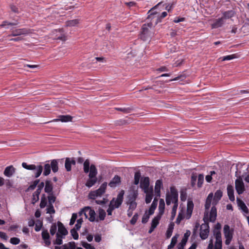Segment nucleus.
<instances>
[{
	"label": "nucleus",
	"mask_w": 249,
	"mask_h": 249,
	"mask_svg": "<svg viewBox=\"0 0 249 249\" xmlns=\"http://www.w3.org/2000/svg\"><path fill=\"white\" fill-rule=\"evenodd\" d=\"M22 166L27 170H35V177L36 178H38L41 174L43 170V167L41 165L36 166L35 164H27L26 162H23L22 163Z\"/></svg>",
	"instance_id": "obj_5"
},
{
	"label": "nucleus",
	"mask_w": 249,
	"mask_h": 249,
	"mask_svg": "<svg viewBox=\"0 0 249 249\" xmlns=\"http://www.w3.org/2000/svg\"><path fill=\"white\" fill-rule=\"evenodd\" d=\"M115 109L119 111H122L124 112V113H129L131 112L132 110V108L129 107H115Z\"/></svg>",
	"instance_id": "obj_41"
},
{
	"label": "nucleus",
	"mask_w": 249,
	"mask_h": 249,
	"mask_svg": "<svg viewBox=\"0 0 249 249\" xmlns=\"http://www.w3.org/2000/svg\"><path fill=\"white\" fill-rule=\"evenodd\" d=\"M47 204V198L45 194H43L41 197V201L40 203V207L41 208H45Z\"/></svg>",
	"instance_id": "obj_40"
},
{
	"label": "nucleus",
	"mask_w": 249,
	"mask_h": 249,
	"mask_svg": "<svg viewBox=\"0 0 249 249\" xmlns=\"http://www.w3.org/2000/svg\"><path fill=\"white\" fill-rule=\"evenodd\" d=\"M228 195L230 200L231 201H233L235 200L234 196V189L231 185H228L227 187Z\"/></svg>",
	"instance_id": "obj_28"
},
{
	"label": "nucleus",
	"mask_w": 249,
	"mask_h": 249,
	"mask_svg": "<svg viewBox=\"0 0 249 249\" xmlns=\"http://www.w3.org/2000/svg\"><path fill=\"white\" fill-rule=\"evenodd\" d=\"M238 201V206L240 207V209L245 213H249V210L248 207L246 206L245 203L242 201V200L239 199L237 198Z\"/></svg>",
	"instance_id": "obj_35"
},
{
	"label": "nucleus",
	"mask_w": 249,
	"mask_h": 249,
	"mask_svg": "<svg viewBox=\"0 0 249 249\" xmlns=\"http://www.w3.org/2000/svg\"><path fill=\"white\" fill-rule=\"evenodd\" d=\"M197 179V176L193 174L191 177V186L194 187L196 185V182Z\"/></svg>",
	"instance_id": "obj_64"
},
{
	"label": "nucleus",
	"mask_w": 249,
	"mask_h": 249,
	"mask_svg": "<svg viewBox=\"0 0 249 249\" xmlns=\"http://www.w3.org/2000/svg\"><path fill=\"white\" fill-rule=\"evenodd\" d=\"M98 196H99L95 191L90 192L88 196L89 198L91 199H95Z\"/></svg>",
	"instance_id": "obj_55"
},
{
	"label": "nucleus",
	"mask_w": 249,
	"mask_h": 249,
	"mask_svg": "<svg viewBox=\"0 0 249 249\" xmlns=\"http://www.w3.org/2000/svg\"><path fill=\"white\" fill-rule=\"evenodd\" d=\"M222 14V17L226 21V19L231 18L232 17H234L236 14V12L233 10H230L224 11Z\"/></svg>",
	"instance_id": "obj_25"
},
{
	"label": "nucleus",
	"mask_w": 249,
	"mask_h": 249,
	"mask_svg": "<svg viewBox=\"0 0 249 249\" xmlns=\"http://www.w3.org/2000/svg\"><path fill=\"white\" fill-rule=\"evenodd\" d=\"M159 4H160V3H159L148 12V13H150V14L148 16L147 18L151 19L152 20H153V22H154L155 25H157L159 22H160L161 21V19L167 15L166 12H163L160 15L159 13L154 11V9Z\"/></svg>",
	"instance_id": "obj_3"
},
{
	"label": "nucleus",
	"mask_w": 249,
	"mask_h": 249,
	"mask_svg": "<svg viewBox=\"0 0 249 249\" xmlns=\"http://www.w3.org/2000/svg\"><path fill=\"white\" fill-rule=\"evenodd\" d=\"M178 206V204H174V205L172 208V212H171V217H170V220L171 221L173 220L175 218V217L176 214Z\"/></svg>",
	"instance_id": "obj_44"
},
{
	"label": "nucleus",
	"mask_w": 249,
	"mask_h": 249,
	"mask_svg": "<svg viewBox=\"0 0 249 249\" xmlns=\"http://www.w3.org/2000/svg\"><path fill=\"white\" fill-rule=\"evenodd\" d=\"M114 201V198H113L110 201L109 207L107 210V213L108 215H111L112 214V212L113 210L115 208H116V207H115V205L113 204Z\"/></svg>",
	"instance_id": "obj_39"
},
{
	"label": "nucleus",
	"mask_w": 249,
	"mask_h": 249,
	"mask_svg": "<svg viewBox=\"0 0 249 249\" xmlns=\"http://www.w3.org/2000/svg\"><path fill=\"white\" fill-rule=\"evenodd\" d=\"M47 198L48 199L49 204L50 205H53L56 200V196L54 195L53 193L48 194Z\"/></svg>",
	"instance_id": "obj_45"
},
{
	"label": "nucleus",
	"mask_w": 249,
	"mask_h": 249,
	"mask_svg": "<svg viewBox=\"0 0 249 249\" xmlns=\"http://www.w3.org/2000/svg\"><path fill=\"white\" fill-rule=\"evenodd\" d=\"M16 169L13 165H10L5 168L3 174L6 177L10 178L14 175Z\"/></svg>",
	"instance_id": "obj_24"
},
{
	"label": "nucleus",
	"mask_w": 249,
	"mask_h": 249,
	"mask_svg": "<svg viewBox=\"0 0 249 249\" xmlns=\"http://www.w3.org/2000/svg\"><path fill=\"white\" fill-rule=\"evenodd\" d=\"M194 203L192 200H188L187 205L186 218L189 219L191 217L194 209Z\"/></svg>",
	"instance_id": "obj_18"
},
{
	"label": "nucleus",
	"mask_w": 249,
	"mask_h": 249,
	"mask_svg": "<svg viewBox=\"0 0 249 249\" xmlns=\"http://www.w3.org/2000/svg\"><path fill=\"white\" fill-rule=\"evenodd\" d=\"M18 22L17 21H16L14 22H10L7 21H3L2 23L0 25L1 27H4L6 25H18Z\"/></svg>",
	"instance_id": "obj_49"
},
{
	"label": "nucleus",
	"mask_w": 249,
	"mask_h": 249,
	"mask_svg": "<svg viewBox=\"0 0 249 249\" xmlns=\"http://www.w3.org/2000/svg\"><path fill=\"white\" fill-rule=\"evenodd\" d=\"M51 171V167L49 163H46L44 166V171L43 175L44 176H48Z\"/></svg>",
	"instance_id": "obj_37"
},
{
	"label": "nucleus",
	"mask_w": 249,
	"mask_h": 249,
	"mask_svg": "<svg viewBox=\"0 0 249 249\" xmlns=\"http://www.w3.org/2000/svg\"><path fill=\"white\" fill-rule=\"evenodd\" d=\"M44 191L46 193L50 194L53 193V184L51 180L47 179L44 182Z\"/></svg>",
	"instance_id": "obj_15"
},
{
	"label": "nucleus",
	"mask_w": 249,
	"mask_h": 249,
	"mask_svg": "<svg viewBox=\"0 0 249 249\" xmlns=\"http://www.w3.org/2000/svg\"><path fill=\"white\" fill-rule=\"evenodd\" d=\"M235 58V54L229 55L221 57L222 61L230 60Z\"/></svg>",
	"instance_id": "obj_59"
},
{
	"label": "nucleus",
	"mask_w": 249,
	"mask_h": 249,
	"mask_svg": "<svg viewBox=\"0 0 249 249\" xmlns=\"http://www.w3.org/2000/svg\"><path fill=\"white\" fill-rule=\"evenodd\" d=\"M215 243L214 249H222V238L220 231H215Z\"/></svg>",
	"instance_id": "obj_13"
},
{
	"label": "nucleus",
	"mask_w": 249,
	"mask_h": 249,
	"mask_svg": "<svg viewBox=\"0 0 249 249\" xmlns=\"http://www.w3.org/2000/svg\"><path fill=\"white\" fill-rule=\"evenodd\" d=\"M83 219L82 218H79L77 220V223L75 225L74 228L76 230H79L81 227L82 223L83 222Z\"/></svg>",
	"instance_id": "obj_58"
},
{
	"label": "nucleus",
	"mask_w": 249,
	"mask_h": 249,
	"mask_svg": "<svg viewBox=\"0 0 249 249\" xmlns=\"http://www.w3.org/2000/svg\"><path fill=\"white\" fill-rule=\"evenodd\" d=\"M58 226V232L61 235L63 236H65L68 234V231L66 229L64 225L60 221H58L57 222Z\"/></svg>",
	"instance_id": "obj_22"
},
{
	"label": "nucleus",
	"mask_w": 249,
	"mask_h": 249,
	"mask_svg": "<svg viewBox=\"0 0 249 249\" xmlns=\"http://www.w3.org/2000/svg\"><path fill=\"white\" fill-rule=\"evenodd\" d=\"M184 218V216L183 215V214H182L181 213H179L178 214V216L177 217V218L176 219V223L177 224H179L181 221Z\"/></svg>",
	"instance_id": "obj_63"
},
{
	"label": "nucleus",
	"mask_w": 249,
	"mask_h": 249,
	"mask_svg": "<svg viewBox=\"0 0 249 249\" xmlns=\"http://www.w3.org/2000/svg\"><path fill=\"white\" fill-rule=\"evenodd\" d=\"M58 160H53L51 161V167L53 173H56L58 171Z\"/></svg>",
	"instance_id": "obj_32"
},
{
	"label": "nucleus",
	"mask_w": 249,
	"mask_h": 249,
	"mask_svg": "<svg viewBox=\"0 0 249 249\" xmlns=\"http://www.w3.org/2000/svg\"><path fill=\"white\" fill-rule=\"evenodd\" d=\"M56 239L53 241V244L61 245L63 243L62 239L64 238V236L61 235L59 233L56 234Z\"/></svg>",
	"instance_id": "obj_36"
},
{
	"label": "nucleus",
	"mask_w": 249,
	"mask_h": 249,
	"mask_svg": "<svg viewBox=\"0 0 249 249\" xmlns=\"http://www.w3.org/2000/svg\"><path fill=\"white\" fill-rule=\"evenodd\" d=\"M174 223H171L169 225L166 233V236L167 238H169L171 236L174 229Z\"/></svg>",
	"instance_id": "obj_38"
},
{
	"label": "nucleus",
	"mask_w": 249,
	"mask_h": 249,
	"mask_svg": "<svg viewBox=\"0 0 249 249\" xmlns=\"http://www.w3.org/2000/svg\"><path fill=\"white\" fill-rule=\"evenodd\" d=\"M204 181V176L202 174H199L198 176L197 180V186L200 188L202 186V185Z\"/></svg>",
	"instance_id": "obj_52"
},
{
	"label": "nucleus",
	"mask_w": 249,
	"mask_h": 249,
	"mask_svg": "<svg viewBox=\"0 0 249 249\" xmlns=\"http://www.w3.org/2000/svg\"><path fill=\"white\" fill-rule=\"evenodd\" d=\"M47 213H54L55 210L53 208V205L49 204L48 208H47Z\"/></svg>",
	"instance_id": "obj_61"
},
{
	"label": "nucleus",
	"mask_w": 249,
	"mask_h": 249,
	"mask_svg": "<svg viewBox=\"0 0 249 249\" xmlns=\"http://www.w3.org/2000/svg\"><path fill=\"white\" fill-rule=\"evenodd\" d=\"M225 22L226 21L221 17L214 20V22L212 24V28L213 29H216L221 27Z\"/></svg>",
	"instance_id": "obj_21"
},
{
	"label": "nucleus",
	"mask_w": 249,
	"mask_h": 249,
	"mask_svg": "<svg viewBox=\"0 0 249 249\" xmlns=\"http://www.w3.org/2000/svg\"><path fill=\"white\" fill-rule=\"evenodd\" d=\"M223 231L226 238L225 244L227 245H229L231 243L233 237V230L231 229L228 225H225L224 227Z\"/></svg>",
	"instance_id": "obj_7"
},
{
	"label": "nucleus",
	"mask_w": 249,
	"mask_h": 249,
	"mask_svg": "<svg viewBox=\"0 0 249 249\" xmlns=\"http://www.w3.org/2000/svg\"><path fill=\"white\" fill-rule=\"evenodd\" d=\"M141 173L139 171L135 172L134 175V184L135 185H138L140 182V179L141 178Z\"/></svg>",
	"instance_id": "obj_43"
},
{
	"label": "nucleus",
	"mask_w": 249,
	"mask_h": 249,
	"mask_svg": "<svg viewBox=\"0 0 249 249\" xmlns=\"http://www.w3.org/2000/svg\"><path fill=\"white\" fill-rule=\"evenodd\" d=\"M86 209H87V213H88V216L89 215V220L90 222H94V221L98 222L99 221L98 219V218L96 219V217H95L96 213H95V211L91 209V208L89 206L86 207Z\"/></svg>",
	"instance_id": "obj_16"
},
{
	"label": "nucleus",
	"mask_w": 249,
	"mask_h": 249,
	"mask_svg": "<svg viewBox=\"0 0 249 249\" xmlns=\"http://www.w3.org/2000/svg\"><path fill=\"white\" fill-rule=\"evenodd\" d=\"M163 214V209L159 212V214L156 216L152 220L151 227L148 231L149 233H151L159 224V221Z\"/></svg>",
	"instance_id": "obj_8"
},
{
	"label": "nucleus",
	"mask_w": 249,
	"mask_h": 249,
	"mask_svg": "<svg viewBox=\"0 0 249 249\" xmlns=\"http://www.w3.org/2000/svg\"><path fill=\"white\" fill-rule=\"evenodd\" d=\"M44 187V182H41L38 184L37 186V189L36 191L33 193V197H32V203L34 204L36 202L38 201L39 200V196Z\"/></svg>",
	"instance_id": "obj_10"
},
{
	"label": "nucleus",
	"mask_w": 249,
	"mask_h": 249,
	"mask_svg": "<svg viewBox=\"0 0 249 249\" xmlns=\"http://www.w3.org/2000/svg\"><path fill=\"white\" fill-rule=\"evenodd\" d=\"M237 167L238 164H236V167L237 171L235 172V176L237 177V178L235 180V186L237 193L239 195H241L244 193L245 189L244 183L242 180V178L241 176L239 175V174H240V172L238 173V171L237 170Z\"/></svg>",
	"instance_id": "obj_4"
},
{
	"label": "nucleus",
	"mask_w": 249,
	"mask_h": 249,
	"mask_svg": "<svg viewBox=\"0 0 249 249\" xmlns=\"http://www.w3.org/2000/svg\"><path fill=\"white\" fill-rule=\"evenodd\" d=\"M73 117L69 115H60L58 116V119H55L53 120V122L61 121L62 122H71Z\"/></svg>",
	"instance_id": "obj_23"
},
{
	"label": "nucleus",
	"mask_w": 249,
	"mask_h": 249,
	"mask_svg": "<svg viewBox=\"0 0 249 249\" xmlns=\"http://www.w3.org/2000/svg\"><path fill=\"white\" fill-rule=\"evenodd\" d=\"M208 220V222H211L212 223H214L217 217V210L215 206H213L211 210L210 214L209 215V212H205L204 213V216H206Z\"/></svg>",
	"instance_id": "obj_9"
},
{
	"label": "nucleus",
	"mask_w": 249,
	"mask_h": 249,
	"mask_svg": "<svg viewBox=\"0 0 249 249\" xmlns=\"http://www.w3.org/2000/svg\"><path fill=\"white\" fill-rule=\"evenodd\" d=\"M71 164L70 161V158H67L66 159L65 167L67 171H70L71 170Z\"/></svg>",
	"instance_id": "obj_51"
},
{
	"label": "nucleus",
	"mask_w": 249,
	"mask_h": 249,
	"mask_svg": "<svg viewBox=\"0 0 249 249\" xmlns=\"http://www.w3.org/2000/svg\"><path fill=\"white\" fill-rule=\"evenodd\" d=\"M30 33V30L27 28L17 29L12 31L8 36H17L21 35H26Z\"/></svg>",
	"instance_id": "obj_11"
},
{
	"label": "nucleus",
	"mask_w": 249,
	"mask_h": 249,
	"mask_svg": "<svg viewBox=\"0 0 249 249\" xmlns=\"http://www.w3.org/2000/svg\"><path fill=\"white\" fill-rule=\"evenodd\" d=\"M153 22L144 24L142 27L140 38L143 41H147L151 38L153 32L151 30L153 27Z\"/></svg>",
	"instance_id": "obj_2"
},
{
	"label": "nucleus",
	"mask_w": 249,
	"mask_h": 249,
	"mask_svg": "<svg viewBox=\"0 0 249 249\" xmlns=\"http://www.w3.org/2000/svg\"><path fill=\"white\" fill-rule=\"evenodd\" d=\"M56 230L57 226L55 223H53V224H52L50 228V231L51 234L52 235H53L55 233Z\"/></svg>",
	"instance_id": "obj_56"
},
{
	"label": "nucleus",
	"mask_w": 249,
	"mask_h": 249,
	"mask_svg": "<svg viewBox=\"0 0 249 249\" xmlns=\"http://www.w3.org/2000/svg\"><path fill=\"white\" fill-rule=\"evenodd\" d=\"M178 236H179V235L178 234H176L172 238L170 244L168 246L167 249H172L174 247V246L177 244V240H178Z\"/></svg>",
	"instance_id": "obj_33"
},
{
	"label": "nucleus",
	"mask_w": 249,
	"mask_h": 249,
	"mask_svg": "<svg viewBox=\"0 0 249 249\" xmlns=\"http://www.w3.org/2000/svg\"><path fill=\"white\" fill-rule=\"evenodd\" d=\"M157 201L158 200L155 198L148 211L149 214H153L154 213V211L157 208Z\"/></svg>",
	"instance_id": "obj_34"
},
{
	"label": "nucleus",
	"mask_w": 249,
	"mask_h": 249,
	"mask_svg": "<svg viewBox=\"0 0 249 249\" xmlns=\"http://www.w3.org/2000/svg\"><path fill=\"white\" fill-rule=\"evenodd\" d=\"M63 249H83L81 247L76 248L74 242H70L67 244H64Z\"/></svg>",
	"instance_id": "obj_31"
},
{
	"label": "nucleus",
	"mask_w": 249,
	"mask_h": 249,
	"mask_svg": "<svg viewBox=\"0 0 249 249\" xmlns=\"http://www.w3.org/2000/svg\"><path fill=\"white\" fill-rule=\"evenodd\" d=\"M138 196L137 190L134 189V187L131 190L130 194L128 196V201H135Z\"/></svg>",
	"instance_id": "obj_27"
},
{
	"label": "nucleus",
	"mask_w": 249,
	"mask_h": 249,
	"mask_svg": "<svg viewBox=\"0 0 249 249\" xmlns=\"http://www.w3.org/2000/svg\"><path fill=\"white\" fill-rule=\"evenodd\" d=\"M150 215L149 213H147V212H145L142 218V222L143 224L146 223L149 219Z\"/></svg>",
	"instance_id": "obj_54"
},
{
	"label": "nucleus",
	"mask_w": 249,
	"mask_h": 249,
	"mask_svg": "<svg viewBox=\"0 0 249 249\" xmlns=\"http://www.w3.org/2000/svg\"><path fill=\"white\" fill-rule=\"evenodd\" d=\"M10 242L13 245H18L20 243V239L17 237H12L10 239Z\"/></svg>",
	"instance_id": "obj_57"
},
{
	"label": "nucleus",
	"mask_w": 249,
	"mask_h": 249,
	"mask_svg": "<svg viewBox=\"0 0 249 249\" xmlns=\"http://www.w3.org/2000/svg\"><path fill=\"white\" fill-rule=\"evenodd\" d=\"M146 194L145 196V202L146 204L149 203L153 198V188L151 187V189L149 190H147V193H145Z\"/></svg>",
	"instance_id": "obj_29"
},
{
	"label": "nucleus",
	"mask_w": 249,
	"mask_h": 249,
	"mask_svg": "<svg viewBox=\"0 0 249 249\" xmlns=\"http://www.w3.org/2000/svg\"><path fill=\"white\" fill-rule=\"evenodd\" d=\"M138 219V213H135L130 221V224L132 225H135L136 224Z\"/></svg>",
	"instance_id": "obj_60"
},
{
	"label": "nucleus",
	"mask_w": 249,
	"mask_h": 249,
	"mask_svg": "<svg viewBox=\"0 0 249 249\" xmlns=\"http://www.w3.org/2000/svg\"><path fill=\"white\" fill-rule=\"evenodd\" d=\"M150 179L149 177L142 178L140 182V188L143 189L144 193H147V190H149L151 187H149Z\"/></svg>",
	"instance_id": "obj_12"
},
{
	"label": "nucleus",
	"mask_w": 249,
	"mask_h": 249,
	"mask_svg": "<svg viewBox=\"0 0 249 249\" xmlns=\"http://www.w3.org/2000/svg\"><path fill=\"white\" fill-rule=\"evenodd\" d=\"M171 194L169 196L172 199V202L174 204H178V192L174 187H170Z\"/></svg>",
	"instance_id": "obj_17"
},
{
	"label": "nucleus",
	"mask_w": 249,
	"mask_h": 249,
	"mask_svg": "<svg viewBox=\"0 0 249 249\" xmlns=\"http://www.w3.org/2000/svg\"><path fill=\"white\" fill-rule=\"evenodd\" d=\"M128 204L129 205V210L133 211L137 207V203L136 201H128Z\"/></svg>",
	"instance_id": "obj_53"
},
{
	"label": "nucleus",
	"mask_w": 249,
	"mask_h": 249,
	"mask_svg": "<svg viewBox=\"0 0 249 249\" xmlns=\"http://www.w3.org/2000/svg\"><path fill=\"white\" fill-rule=\"evenodd\" d=\"M107 186V182H104L99 187V189L95 191L97 193L99 196H101L106 191Z\"/></svg>",
	"instance_id": "obj_30"
},
{
	"label": "nucleus",
	"mask_w": 249,
	"mask_h": 249,
	"mask_svg": "<svg viewBox=\"0 0 249 249\" xmlns=\"http://www.w3.org/2000/svg\"><path fill=\"white\" fill-rule=\"evenodd\" d=\"M39 179H36L35 180L32 184H31L29 187L28 188V189L26 190V192L27 191H29V190H34L36 186H37V185L39 183Z\"/></svg>",
	"instance_id": "obj_47"
},
{
	"label": "nucleus",
	"mask_w": 249,
	"mask_h": 249,
	"mask_svg": "<svg viewBox=\"0 0 249 249\" xmlns=\"http://www.w3.org/2000/svg\"><path fill=\"white\" fill-rule=\"evenodd\" d=\"M77 230L75 228H73L70 231L71 235L74 240H77L79 237L78 233L77 232Z\"/></svg>",
	"instance_id": "obj_50"
},
{
	"label": "nucleus",
	"mask_w": 249,
	"mask_h": 249,
	"mask_svg": "<svg viewBox=\"0 0 249 249\" xmlns=\"http://www.w3.org/2000/svg\"><path fill=\"white\" fill-rule=\"evenodd\" d=\"M79 23V20L78 19H72L67 21L66 22L67 26H74Z\"/></svg>",
	"instance_id": "obj_46"
},
{
	"label": "nucleus",
	"mask_w": 249,
	"mask_h": 249,
	"mask_svg": "<svg viewBox=\"0 0 249 249\" xmlns=\"http://www.w3.org/2000/svg\"><path fill=\"white\" fill-rule=\"evenodd\" d=\"M76 218H77V214L75 213H73L72 214L71 219L70 220V225H73L74 223H75V221H76Z\"/></svg>",
	"instance_id": "obj_62"
},
{
	"label": "nucleus",
	"mask_w": 249,
	"mask_h": 249,
	"mask_svg": "<svg viewBox=\"0 0 249 249\" xmlns=\"http://www.w3.org/2000/svg\"><path fill=\"white\" fill-rule=\"evenodd\" d=\"M203 221L204 223L201 226L199 234L200 238L203 240H205L207 238L209 233V226L207 216L203 217Z\"/></svg>",
	"instance_id": "obj_6"
},
{
	"label": "nucleus",
	"mask_w": 249,
	"mask_h": 249,
	"mask_svg": "<svg viewBox=\"0 0 249 249\" xmlns=\"http://www.w3.org/2000/svg\"><path fill=\"white\" fill-rule=\"evenodd\" d=\"M222 196V192L221 190H218L216 191L214 196V200L219 201Z\"/></svg>",
	"instance_id": "obj_48"
},
{
	"label": "nucleus",
	"mask_w": 249,
	"mask_h": 249,
	"mask_svg": "<svg viewBox=\"0 0 249 249\" xmlns=\"http://www.w3.org/2000/svg\"><path fill=\"white\" fill-rule=\"evenodd\" d=\"M124 191L122 190L118 194L117 198L116 199L114 198V201L113 204L115 205V207L119 208L122 205L124 199Z\"/></svg>",
	"instance_id": "obj_14"
},
{
	"label": "nucleus",
	"mask_w": 249,
	"mask_h": 249,
	"mask_svg": "<svg viewBox=\"0 0 249 249\" xmlns=\"http://www.w3.org/2000/svg\"><path fill=\"white\" fill-rule=\"evenodd\" d=\"M43 240L44 241L46 246H49L51 245L50 236L47 230H43L41 233Z\"/></svg>",
	"instance_id": "obj_20"
},
{
	"label": "nucleus",
	"mask_w": 249,
	"mask_h": 249,
	"mask_svg": "<svg viewBox=\"0 0 249 249\" xmlns=\"http://www.w3.org/2000/svg\"><path fill=\"white\" fill-rule=\"evenodd\" d=\"M106 215V213L105 211L102 209H99V215L98 217V219L100 221H103L105 219V218Z\"/></svg>",
	"instance_id": "obj_42"
},
{
	"label": "nucleus",
	"mask_w": 249,
	"mask_h": 249,
	"mask_svg": "<svg viewBox=\"0 0 249 249\" xmlns=\"http://www.w3.org/2000/svg\"><path fill=\"white\" fill-rule=\"evenodd\" d=\"M121 178L118 175H115L108 183V185L111 188H115L121 184Z\"/></svg>",
	"instance_id": "obj_19"
},
{
	"label": "nucleus",
	"mask_w": 249,
	"mask_h": 249,
	"mask_svg": "<svg viewBox=\"0 0 249 249\" xmlns=\"http://www.w3.org/2000/svg\"><path fill=\"white\" fill-rule=\"evenodd\" d=\"M162 186V181L161 179H158L156 181L155 186V191L157 196H160V189Z\"/></svg>",
	"instance_id": "obj_26"
},
{
	"label": "nucleus",
	"mask_w": 249,
	"mask_h": 249,
	"mask_svg": "<svg viewBox=\"0 0 249 249\" xmlns=\"http://www.w3.org/2000/svg\"><path fill=\"white\" fill-rule=\"evenodd\" d=\"M83 170L85 173H88L89 178L87 180L85 185L89 188L93 186L98 181L97 175L98 174L97 169L94 164H91L89 160H86L83 164Z\"/></svg>",
	"instance_id": "obj_1"
}]
</instances>
